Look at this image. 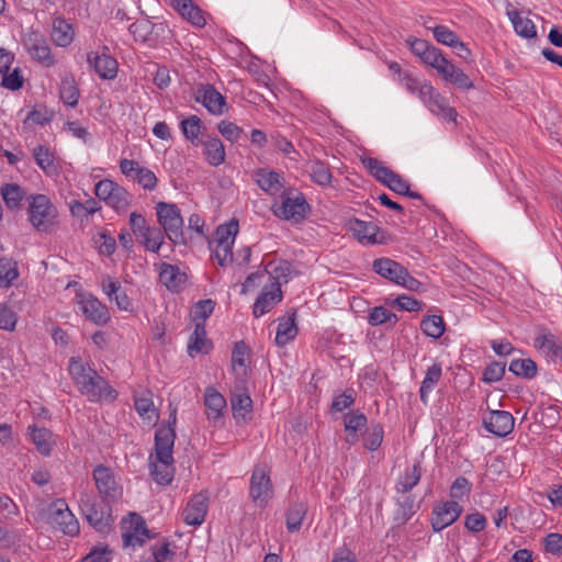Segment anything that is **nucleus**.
I'll return each mask as SVG.
<instances>
[{
  "mask_svg": "<svg viewBox=\"0 0 562 562\" xmlns=\"http://www.w3.org/2000/svg\"><path fill=\"white\" fill-rule=\"evenodd\" d=\"M212 347V341L206 337H190L188 342V352L191 357H194L196 353H207Z\"/></svg>",
  "mask_w": 562,
  "mask_h": 562,
  "instance_id": "nucleus-63",
  "label": "nucleus"
},
{
  "mask_svg": "<svg viewBox=\"0 0 562 562\" xmlns=\"http://www.w3.org/2000/svg\"><path fill=\"white\" fill-rule=\"evenodd\" d=\"M207 512V497L203 493L194 495L183 510V520L190 526H200Z\"/></svg>",
  "mask_w": 562,
  "mask_h": 562,
  "instance_id": "nucleus-20",
  "label": "nucleus"
},
{
  "mask_svg": "<svg viewBox=\"0 0 562 562\" xmlns=\"http://www.w3.org/2000/svg\"><path fill=\"white\" fill-rule=\"evenodd\" d=\"M462 506L456 501L436 505L432 509L431 526L435 531H441L452 525L462 514Z\"/></svg>",
  "mask_w": 562,
  "mask_h": 562,
  "instance_id": "nucleus-12",
  "label": "nucleus"
},
{
  "mask_svg": "<svg viewBox=\"0 0 562 562\" xmlns=\"http://www.w3.org/2000/svg\"><path fill=\"white\" fill-rule=\"evenodd\" d=\"M150 475L153 480L160 485H168L172 481L173 476V468L172 464H157L156 462H150L149 464Z\"/></svg>",
  "mask_w": 562,
  "mask_h": 562,
  "instance_id": "nucleus-50",
  "label": "nucleus"
},
{
  "mask_svg": "<svg viewBox=\"0 0 562 562\" xmlns=\"http://www.w3.org/2000/svg\"><path fill=\"white\" fill-rule=\"evenodd\" d=\"M2 75L1 87L16 91L23 87L24 78L20 68H14L11 74L8 71L0 72Z\"/></svg>",
  "mask_w": 562,
  "mask_h": 562,
  "instance_id": "nucleus-54",
  "label": "nucleus"
},
{
  "mask_svg": "<svg viewBox=\"0 0 562 562\" xmlns=\"http://www.w3.org/2000/svg\"><path fill=\"white\" fill-rule=\"evenodd\" d=\"M68 370L79 391L90 401L94 402L102 397L111 401L116 398L117 392L80 358L71 357Z\"/></svg>",
  "mask_w": 562,
  "mask_h": 562,
  "instance_id": "nucleus-1",
  "label": "nucleus"
},
{
  "mask_svg": "<svg viewBox=\"0 0 562 562\" xmlns=\"http://www.w3.org/2000/svg\"><path fill=\"white\" fill-rule=\"evenodd\" d=\"M361 162L367 168L368 172L383 184L393 171L387 167L382 166L381 161H379L376 158L361 157Z\"/></svg>",
  "mask_w": 562,
  "mask_h": 562,
  "instance_id": "nucleus-49",
  "label": "nucleus"
},
{
  "mask_svg": "<svg viewBox=\"0 0 562 562\" xmlns=\"http://www.w3.org/2000/svg\"><path fill=\"white\" fill-rule=\"evenodd\" d=\"M515 418L506 411H492L483 418L484 428L496 437H506L514 430Z\"/></svg>",
  "mask_w": 562,
  "mask_h": 562,
  "instance_id": "nucleus-13",
  "label": "nucleus"
},
{
  "mask_svg": "<svg viewBox=\"0 0 562 562\" xmlns=\"http://www.w3.org/2000/svg\"><path fill=\"white\" fill-rule=\"evenodd\" d=\"M214 307L215 302L210 299L199 301L192 312L193 321L205 322L213 313Z\"/></svg>",
  "mask_w": 562,
  "mask_h": 562,
  "instance_id": "nucleus-58",
  "label": "nucleus"
},
{
  "mask_svg": "<svg viewBox=\"0 0 562 562\" xmlns=\"http://www.w3.org/2000/svg\"><path fill=\"white\" fill-rule=\"evenodd\" d=\"M128 192L116 183L114 190L105 203L114 210L121 211L126 209L128 205Z\"/></svg>",
  "mask_w": 562,
  "mask_h": 562,
  "instance_id": "nucleus-53",
  "label": "nucleus"
},
{
  "mask_svg": "<svg viewBox=\"0 0 562 562\" xmlns=\"http://www.w3.org/2000/svg\"><path fill=\"white\" fill-rule=\"evenodd\" d=\"M384 186L395 193L404 195V193L408 192L409 183L401 175L392 171L386 181H384Z\"/></svg>",
  "mask_w": 562,
  "mask_h": 562,
  "instance_id": "nucleus-64",
  "label": "nucleus"
},
{
  "mask_svg": "<svg viewBox=\"0 0 562 562\" xmlns=\"http://www.w3.org/2000/svg\"><path fill=\"white\" fill-rule=\"evenodd\" d=\"M308 211L310 205L302 193L299 192L295 196H290V192L284 191L282 205L279 211H276V215L284 220H294L297 222L305 218Z\"/></svg>",
  "mask_w": 562,
  "mask_h": 562,
  "instance_id": "nucleus-11",
  "label": "nucleus"
},
{
  "mask_svg": "<svg viewBox=\"0 0 562 562\" xmlns=\"http://www.w3.org/2000/svg\"><path fill=\"white\" fill-rule=\"evenodd\" d=\"M19 278L16 262L7 257L0 256V288H9Z\"/></svg>",
  "mask_w": 562,
  "mask_h": 562,
  "instance_id": "nucleus-40",
  "label": "nucleus"
},
{
  "mask_svg": "<svg viewBox=\"0 0 562 562\" xmlns=\"http://www.w3.org/2000/svg\"><path fill=\"white\" fill-rule=\"evenodd\" d=\"M92 477L103 503L112 504L120 498L122 494L121 486L109 467L98 464L92 471Z\"/></svg>",
  "mask_w": 562,
  "mask_h": 562,
  "instance_id": "nucleus-5",
  "label": "nucleus"
},
{
  "mask_svg": "<svg viewBox=\"0 0 562 562\" xmlns=\"http://www.w3.org/2000/svg\"><path fill=\"white\" fill-rule=\"evenodd\" d=\"M130 527L122 535L124 547L144 544V539L140 536H145L146 538H153L149 529L146 527L145 520L143 517L135 513L130 514Z\"/></svg>",
  "mask_w": 562,
  "mask_h": 562,
  "instance_id": "nucleus-18",
  "label": "nucleus"
},
{
  "mask_svg": "<svg viewBox=\"0 0 562 562\" xmlns=\"http://www.w3.org/2000/svg\"><path fill=\"white\" fill-rule=\"evenodd\" d=\"M272 484L265 465H256L250 479V497L260 506L271 497Z\"/></svg>",
  "mask_w": 562,
  "mask_h": 562,
  "instance_id": "nucleus-8",
  "label": "nucleus"
},
{
  "mask_svg": "<svg viewBox=\"0 0 562 562\" xmlns=\"http://www.w3.org/2000/svg\"><path fill=\"white\" fill-rule=\"evenodd\" d=\"M49 522L65 535L75 536L79 532L78 520L63 501L53 504L49 512Z\"/></svg>",
  "mask_w": 562,
  "mask_h": 562,
  "instance_id": "nucleus-9",
  "label": "nucleus"
},
{
  "mask_svg": "<svg viewBox=\"0 0 562 562\" xmlns=\"http://www.w3.org/2000/svg\"><path fill=\"white\" fill-rule=\"evenodd\" d=\"M217 128L222 136L231 143L238 142L240 136L244 134L241 127L229 121H221Z\"/></svg>",
  "mask_w": 562,
  "mask_h": 562,
  "instance_id": "nucleus-56",
  "label": "nucleus"
},
{
  "mask_svg": "<svg viewBox=\"0 0 562 562\" xmlns=\"http://www.w3.org/2000/svg\"><path fill=\"white\" fill-rule=\"evenodd\" d=\"M509 371L517 376L532 379L537 374V364L530 358L514 359L509 364Z\"/></svg>",
  "mask_w": 562,
  "mask_h": 562,
  "instance_id": "nucleus-44",
  "label": "nucleus"
},
{
  "mask_svg": "<svg viewBox=\"0 0 562 562\" xmlns=\"http://www.w3.org/2000/svg\"><path fill=\"white\" fill-rule=\"evenodd\" d=\"M204 146V155L211 166H220L225 160V148L218 137H210L202 142Z\"/></svg>",
  "mask_w": 562,
  "mask_h": 562,
  "instance_id": "nucleus-31",
  "label": "nucleus"
},
{
  "mask_svg": "<svg viewBox=\"0 0 562 562\" xmlns=\"http://www.w3.org/2000/svg\"><path fill=\"white\" fill-rule=\"evenodd\" d=\"M0 194L8 209L19 210L25 196V191L16 183H5L1 187Z\"/></svg>",
  "mask_w": 562,
  "mask_h": 562,
  "instance_id": "nucleus-32",
  "label": "nucleus"
},
{
  "mask_svg": "<svg viewBox=\"0 0 562 562\" xmlns=\"http://www.w3.org/2000/svg\"><path fill=\"white\" fill-rule=\"evenodd\" d=\"M159 280L168 290L177 292L186 282L187 276L177 266L164 262L160 266Z\"/></svg>",
  "mask_w": 562,
  "mask_h": 562,
  "instance_id": "nucleus-25",
  "label": "nucleus"
},
{
  "mask_svg": "<svg viewBox=\"0 0 562 562\" xmlns=\"http://www.w3.org/2000/svg\"><path fill=\"white\" fill-rule=\"evenodd\" d=\"M231 406L235 419L246 420V416L252 411V400L247 392L233 393Z\"/></svg>",
  "mask_w": 562,
  "mask_h": 562,
  "instance_id": "nucleus-35",
  "label": "nucleus"
},
{
  "mask_svg": "<svg viewBox=\"0 0 562 562\" xmlns=\"http://www.w3.org/2000/svg\"><path fill=\"white\" fill-rule=\"evenodd\" d=\"M176 430L171 427H159L155 432L156 461L161 464H173V446Z\"/></svg>",
  "mask_w": 562,
  "mask_h": 562,
  "instance_id": "nucleus-10",
  "label": "nucleus"
},
{
  "mask_svg": "<svg viewBox=\"0 0 562 562\" xmlns=\"http://www.w3.org/2000/svg\"><path fill=\"white\" fill-rule=\"evenodd\" d=\"M172 8L196 27L206 24L203 11L192 0H170Z\"/></svg>",
  "mask_w": 562,
  "mask_h": 562,
  "instance_id": "nucleus-21",
  "label": "nucleus"
},
{
  "mask_svg": "<svg viewBox=\"0 0 562 562\" xmlns=\"http://www.w3.org/2000/svg\"><path fill=\"white\" fill-rule=\"evenodd\" d=\"M29 221L38 232L48 233L57 224V209L45 194L27 196Z\"/></svg>",
  "mask_w": 562,
  "mask_h": 562,
  "instance_id": "nucleus-2",
  "label": "nucleus"
},
{
  "mask_svg": "<svg viewBox=\"0 0 562 562\" xmlns=\"http://www.w3.org/2000/svg\"><path fill=\"white\" fill-rule=\"evenodd\" d=\"M23 45L33 59L37 60L45 67L54 65V58L45 36L38 31H29L23 36Z\"/></svg>",
  "mask_w": 562,
  "mask_h": 562,
  "instance_id": "nucleus-7",
  "label": "nucleus"
},
{
  "mask_svg": "<svg viewBox=\"0 0 562 562\" xmlns=\"http://www.w3.org/2000/svg\"><path fill=\"white\" fill-rule=\"evenodd\" d=\"M238 221L231 220L228 223L220 225L215 231V248H211L221 267L234 261L233 245L238 233ZM212 247V243H210Z\"/></svg>",
  "mask_w": 562,
  "mask_h": 562,
  "instance_id": "nucleus-4",
  "label": "nucleus"
},
{
  "mask_svg": "<svg viewBox=\"0 0 562 562\" xmlns=\"http://www.w3.org/2000/svg\"><path fill=\"white\" fill-rule=\"evenodd\" d=\"M442 369L440 363H434L428 368L426 375L422 382L419 394L424 404L428 402V394L434 390L435 385L440 381Z\"/></svg>",
  "mask_w": 562,
  "mask_h": 562,
  "instance_id": "nucleus-34",
  "label": "nucleus"
},
{
  "mask_svg": "<svg viewBox=\"0 0 562 562\" xmlns=\"http://www.w3.org/2000/svg\"><path fill=\"white\" fill-rule=\"evenodd\" d=\"M372 270L380 277L398 285L403 276H406V268L391 258H378L373 260Z\"/></svg>",
  "mask_w": 562,
  "mask_h": 562,
  "instance_id": "nucleus-19",
  "label": "nucleus"
},
{
  "mask_svg": "<svg viewBox=\"0 0 562 562\" xmlns=\"http://www.w3.org/2000/svg\"><path fill=\"white\" fill-rule=\"evenodd\" d=\"M128 30L134 35L135 40L149 42L154 24L148 20L137 21L132 23Z\"/></svg>",
  "mask_w": 562,
  "mask_h": 562,
  "instance_id": "nucleus-52",
  "label": "nucleus"
},
{
  "mask_svg": "<svg viewBox=\"0 0 562 562\" xmlns=\"http://www.w3.org/2000/svg\"><path fill=\"white\" fill-rule=\"evenodd\" d=\"M310 175L312 180L322 187L330 186L333 173L329 166L322 160H314L310 166Z\"/></svg>",
  "mask_w": 562,
  "mask_h": 562,
  "instance_id": "nucleus-42",
  "label": "nucleus"
},
{
  "mask_svg": "<svg viewBox=\"0 0 562 562\" xmlns=\"http://www.w3.org/2000/svg\"><path fill=\"white\" fill-rule=\"evenodd\" d=\"M201 120L196 115H191L188 119L181 122V130L187 139H189L193 145H198L202 143L199 139V134L201 131Z\"/></svg>",
  "mask_w": 562,
  "mask_h": 562,
  "instance_id": "nucleus-48",
  "label": "nucleus"
},
{
  "mask_svg": "<svg viewBox=\"0 0 562 562\" xmlns=\"http://www.w3.org/2000/svg\"><path fill=\"white\" fill-rule=\"evenodd\" d=\"M415 514V499L413 496H405L396 501V509L393 519L397 526L406 524Z\"/></svg>",
  "mask_w": 562,
  "mask_h": 562,
  "instance_id": "nucleus-39",
  "label": "nucleus"
},
{
  "mask_svg": "<svg viewBox=\"0 0 562 562\" xmlns=\"http://www.w3.org/2000/svg\"><path fill=\"white\" fill-rule=\"evenodd\" d=\"M505 362H492L485 368L482 380L486 383L499 381L505 374Z\"/></svg>",
  "mask_w": 562,
  "mask_h": 562,
  "instance_id": "nucleus-59",
  "label": "nucleus"
},
{
  "mask_svg": "<svg viewBox=\"0 0 562 562\" xmlns=\"http://www.w3.org/2000/svg\"><path fill=\"white\" fill-rule=\"evenodd\" d=\"M295 311L288 318L280 319L276 335V344L285 346L297 335V326L295 324Z\"/></svg>",
  "mask_w": 562,
  "mask_h": 562,
  "instance_id": "nucleus-30",
  "label": "nucleus"
},
{
  "mask_svg": "<svg viewBox=\"0 0 562 562\" xmlns=\"http://www.w3.org/2000/svg\"><path fill=\"white\" fill-rule=\"evenodd\" d=\"M507 15L513 23L515 32L525 37L532 38L536 37L537 31L533 22L528 18H522L517 10H508Z\"/></svg>",
  "mask_w": 562,
  "mask_h": 562,
  "instance_id": "nucleus-33",
  "label": "nucleus"
},
{
  "mask_svg": "<svg viewBox=\"0 0 562 562\" xmlns=\"http://www.w3.org/2000/svg\"><path fill=\"white\" fill-rule=\"evenodd\" d=\"M472 484L464 476H459L454 480L450 487V496L453 499H462L463 496L471 493Z\"/></svg>",
  "mask_w": 562,
  "mask_h": 562,
  "instance_id": "nucleus-62",
  "label": "nucleus"
},
{
  "mask_svg": "<svg viewBox=\"0 0 562 562\" xmlns=\"http://www.w3.org/2000/svg\"><path fill=\"white\" fill-rule=\"evenodd\" d=\"M533 346L547 353V356L554 359V356L562 347L553 334H543L535 338Z\"/></svg>",
  "mask_w": 562,
  "mask_h": 562,
  "instance_id": "nucleus-47",
  "label": "nucleus"
},
{
  "mask_svg": "<svg viewBox=\"0 0 562 562\" xmlns=\"http://www.w3.org/2000/svg\"><path fill=\"white\" fill-rule=\"evenodd\" d=\"M139 243L143 244L147 250L158 252L164 243V232L159 227L149 226L148 232H146L145 237H143Z\"/></svg>",
  "mask_w": 562,
  "mask_h": 562,
  "instance_id": "nucleus-51",
  "label": "nucleus"
},
{
  "mask_svg": "<svg viewBox=\"0 0 562 562\" xmlns=\"http://www.w3.org/2000/svg\"><path fill=\"white\" fill-rule=\"evenodd\" d=\"M255 178L259 188L269 194L277 193L283 187L281 173L274 170L258 169L255 172Z\"/></svg>",
  "mask_w": 562,
  "mask_h": 562,
  "instance_id": "nucleus-24",
  "label": "nucleus"
},
{
  "mask_svg": "<svg viewBox=\"0 0 562 562\" xmlns=\"http://www.w3.org/2000/svg\"><path fill=\"white\" fill-rule=\"evenodd\" d=\"M426 105L434 114L440 115L443 119L454 121L457 117V111L449 106L447 100L437 91L430 99H428Z\"/></svg>",
  "mask_w": 562,
  "mask_h": 562,
  "instance_id": "nucleus-38",
  "label": "nucleus"
},
{
  "mask_svg": "<svg viewBox=\"0 0 562 562\" xmlns=\"http://www.w3.org/2000/svg\"><path fill=\"white\" fill-rule=\"evenodd\" d=\"M206 415L209 419H218L226 407L224 396L213 387H207L204 396Z\"/></svg>",
  "mask_w": 562,
  "mask_h": 562,
  "instance_id": "nucleus-28",
  "label": "nucleus"
},
{
  "mask_svg": "<svg viewBox=\"0 0 562 562\" xmlns=\"http://www.w3.org/2000/svg\"><path fill=\"white\" fill-rule=\"evenodd\" d=\"M194 100L212 114L221 115L227 111L225 98L212 85H202L196 90Z\"/></svg>",
  "mask_w": 562,
  "mask_h": 562,
  "instance_id": "nucleus-14",
  "label": "nucleus"
},
{
  "mask_svg": "<svg viewBox=\"0 0 562 562\" xmlns=\"http://www.w3.org/2000/svg\"><path fill=\"white\" fill-rule=\"evenodd\" d=\"M78 302L80 311L85 317L95 325H105L110 321L108 307L102 304L95 296L80 295Z\"/></svg>",
  "mask_w": 562,
  "mask_h": 562,
  "instance_id": "nucleus-15",
  "label": "nucleus"
},
{
  "mask_svg": "<svg viewBox=\"0 0 562 562\" xmlns=\"http://www.w3.org/2000/svg\"><path fill=\"white\" fill-rule=\"evenodd\" d=\"M368 319L372 326L387 324L390 327H393L398 322V317L383 306L373 307L369 313Z\"/></svg>",
  "mask_w": 562,
  "mask_h": 562,
  "instance_id": "nucleus-45",
  "label": "nucleus"
},
{
  "mask_svg": "<svg viewBox=\"0 0 562 562\" xmlns=\"http://www.w3.org/2000/svg\"><path fill=\"white\" fill-rule=\"evenodd\" d=\"M436 41L442 45L450 47L456 46V43L460 40L458 35L445 25H437L431 29Z\"/></svg>",
  "mask_w": 562,
  "mask_h": 562,
  "instance_id": "nucleus-55",
  "label": "nucleus"
},
{
  "mask_svg": "<svg viewBox=\"0 0 562 562\" xmlns=\"http://www.w3.org/2000/svg\"><path fill=\"white\" fill-rule=\"evenodd\" d=\"M29 430L36 449L43 456H49L52 452V431L47 428H37L36 426H30Z\"/></svg>",
  "mask_w": 562,
  "mask_h": 562,
  "instance_id": "nucleus-36",
  "label": "nucleus"
},
{
  "mask_svg": "<svg viewBox=\"0 0 562 562\" xmlns=\"http://www.w3.org/2000/svg\"><path fill=\"white\" fill-rule=\"evenodd\" d=\"M33 157L37 166L47 175L53 176L58 172L54 155L45 145H38L33 149Z\"/></svg>",
  "mask_w": 562,
  "mask_h": 562,
  "instance_id": "nucleus-29",
  "label": "nucleus"
},
{
  "mask_svg": "<svg viewBox=\"0 0 562 562\" xmlns=\"http://www.w3.org/2000/svg\"><path fill=\"white\" fill-rule=\"evenodd\" d=\"M307 513V506L302 502L291 504L285 515V524L289 531L300 530L302 521Z\"/></svg>",
  "mask_w": 562,
  "mask_h": 562,
  "instance_id": "nucleus-37",
  "label": "nucleus"
},
{
  "mask_svg": "<svg viewBox=\"0 0 562 562\" xmlns=\"http://www.w3.org/2000/svg\"><path fill=\"white\" fill-rule=\"evenodd\" d=\"M349 226L359 241L368 244L382 243V240L378 238V234L381 229L375 224L355 218L350 221Z\"/></svg>",
  "mask_w": 562,
  "mask_h": 562,
  "instance_id": "nucleus-22",
  "label": "nucleus"
},
{
  "mask_svg": "<svg viewBox=\"0 0 562 562\" xmlns=\"http://www.w3.org/2000/svg\"><path fill=\"white\" fill-rule=\"evenodd\" d=\"M130 226L138 243L143 237H145L149 227L145 217L136 212H133L130 215Z\"/></svg>",
  "mask_w": 562,
  "mask_h": 562,
  "instance_id": "nucleus-57",
  "label": "nucleus"
},
{
  "mask_svg": "<svg viewBox=\"0 0 562 562\" xmlns=\"http://www.w3.org/2000/svg\"><path fill=\"white\" fill-rule=\"evenodd\" d=\"M156 214L159 225L168 239L173 244H187L183 233V218L180 209L175 203L158 202Z\"/></svg>",
  "mask_w": 562,
  "mask_h": 562,
  "instance_id": "nucleus-3",
  "label": "nucleus"
},
{
  "mask_svg": "<svg viewBox=\"0 0 562 562\" xmlns=\"http://www.w3.org/2000/svg\"><path fill=\"white\" fill-rule=\"evenodd\" d=\"M74 35V27L67 20L60 16L53 20L52 38L56 45L68 46L72 42Z\"/></svg>",
  "mask_w": 562,
  "mask_h": 562,
  "instance_id": "nucleus-26",
  "label": "nucleus"
},
{
  "mask_svg": "<svg viewBox=\"0 0 562 562\" xmlns=\"http://www.w3.org/2000/svg\"><path fill=\"white\" fill-rule=\"evenodd\" d=\"M420 329L428 337L440 338L446 330V325L441 316L428 315L422 319Z\"/></svg>",
  "mask_w": 562,
  "mask_h": 562,
  "instance_id": "nucleus-41",
  "label": "nucleus"
},
{
  "mask_svg": "<svg viewBox=\"0 0 562 562\" xmlns=\"http://www.w3.org/2000/svg\"><path fill=\"white\" fill-rule=\"evenodd\" d=\"M134 180L137 181L145 190L149 191L154 190L157 186V177L151 170L145 167H139V169H137Z\"/></svg>",
  "mask_w": 562,
  "mask_h": 562,
  "instance_id": "nucleus-60",
  "label": "nucleus"
},
{
  "mask_svg": "<svg viewBox=\"0 0 562 562\" xmlns=\"http://www.w3.org/2000/svg\"><path fill=\"white\" fill-rule=\"evenodd\" d=\"M344 420L346 431H358L368 423L367 416L360 412L346 414Z\"/></svg>",
  "mask_w": 562,
  "mask_h": 562,
  "instance_id": "nucleus-61",
  "label": "nucleus"
},
{
  "mask_svg": "<svg viewBox=\"0 0 562 562\" xmlns=\"http://www.w3.org/2000/svg\"><path fill=\"white\" fill-rule=\"evenodd\" d=\"M60 99L69 106H76L79 99V90L74 77H65L59 88Z\"/></svg>",
  "mask_w": 562,
  "mask_h": 562,
  "instance_id": "nucleus-43",
  "label": "nucleus"
},
{
  "mask_svg": "<svg viewBox=\"0 0 562 562\" xmlns=\"http://www.w3.org/2000/svg\"><path fill=\"white\" fill-rule=\"evenodd\" d=\"M281 300L282 291L281 285L278 281L273 282L270 289H268V286H265L254 304V316L260 317L261 315L268 313L274 306V304H277Z\"/></svg>",
  "mask_w": 562,
  "mask_h": 562,
  "instance_id": "nucleus-17",
  "label": "nucleus"
},
{
  "mask_svg": "<svg viewBox=\"0 0 562 562\" xmlns=\"http://www.w3.org/2000/svg\"><path fill=\"white\" fill-rule=\"evenodd\" d=\"M383 435L384 430L381 424H371L363 434V447L370 451L378 450L383 441Z\"/></svg>",
  "mask_w": 562,
  "mask_h": 562,
  "instance_id": "nucleus-46",
  "label": "nucleus"
},
{
  "mask_svg": "<svg viewBox=\"0 0 562 562\" xmlns=\"http://www.w3.org/2000/svg\"><path fill=\"white\" fill-rule=\"evenodd\" d=\"M102 286L111 301H114L117 307L122 311H131L132 303L127 294L122 291L121 283L114 281L111 277L106 276L102 280Z\"/></svg>",
  "mask_w": 562,
  "mask_h": 562,
  "instance_id": "nucleus-23",
  "label": "nucleus"
},
{
  "mask_svg": "<svg viewBox=\"0 0 562 562\" xmlns=\"http://www.w3.org/2000/svg\"><path fill=\"white\" fill-rule=\"evenodd\" d=\"M80 508L89 525L100 533L110 531L113 518L111 515V504L98 505L91 499H81Z\"/></svg>",
  "mask_w": 562,
  "mask_h": 562,
  "instance_id": "nucleus-6",
  "label": "nucleus"
},
{
  "mask_svg": "<svg viewBox=\"0 0 562 562\" xmlns=\"http://www.w3.org/2000/svg\"><path fill=\"white\" fill-rule=\"evenodd\" d=\"M87 61L102 79H114L117 74L119 64L115 58L109 54L90 52Z\"/></svg>",
  "mask_w": 562,
  "mask_h": 562,
  "instance_id": "nucleus-16",
  "label": "nucleus"
},
{
  "mask_svg": "<svg viewBox=\"0 0 562 562\" xmlns=\"http://www.w3.org/2000/svg\"><path fill=\"white\" fill-rule=\"evenodd\" d=\"M422 473L420 462L414 463L413 467L407 468L404 474L398 479L395 484V491L397 493L407 494L419 483Z\"/></svg>",
  "mask_w": 562,
  "mask_h": 562,
  "instance_id": "nucleus-27",
  "label": "nucleus"
}]
</instances>
